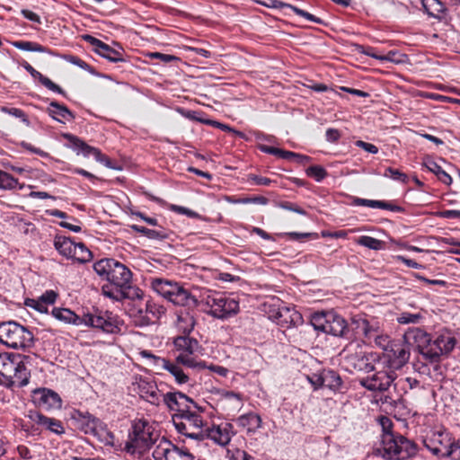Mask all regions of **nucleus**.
<instances>
[{
	"mask_svg": "<svg viewBox=\"0 0 460 460\" xmlns=\"http://www.w3.org/2000/svg\"><path fill=\"white\" fill-rule=\"evenodd\" d=\"M173 344L179 352L176 361L190 367H204L202 364H196L194 360L190 358L199 348V343L196 340L191 339L188 334H183L174 339Z\"/></svg>",
	"mask_w": 460,
	"mask_h": 460,
	"instance_id": "obj_11",
	"label": "nucleus"
},
{
	"mask_svg": "<svg viewBox=\"0 0 460 460\" xmlns=\"http://www.w3.org/2000/svg\"><path fill=\"white\" fill-rule=\"evenodd\" d=\"M102 330L108 333H118L121 331L119 323L112 321L111 319H105Z\"/></svg>",
	"mask_w": 460,
	"mask_h": 460,
	"instance_id": "obj_46",
	"label": "nucleus"
},
{
	"mask_svg": "<svg viewBox=\"0 0 460 460\" xmlns=\"http://www.w3.org/2000/svg\"><path fill=\"white\" fill-rule=\"evenodd\" d=\"M54 244L61 255L71 259L73 252H75L77 243H74L70 238L58 236L55 239Z\"/></svg>",
	"mask_w": 460,
	"mask_h": 460,
	"instance_id": "obj_27",
	"label": "nucleus"
},
{
	"mask_svg": "<svg viewBox=\"0 0 460 460\" xmlns=\"http://www.w3.org/2000/svg\"><path fill=\"white\" fill-rule=\"evenodd\" d=\"M447 456L452 460H460V444L452 442Z\"/></svg>",
	"mask_w": 460,
	"mask_h": 460,
	"instance_id": "obj_56",
	"label": "nucleus"
},
{
	"mask_svg": "<svg viewBox=\"0 0 460 460\" xmlns=\"http://www.w3.org/2000/svg\"><path fill=\"white\" fill-rule=\"evenodd\" d=\"M49 113L53 119L60 123H66L74 119L73 114L66 107L57 102H51L49 104Z\"/></svg>",
	"mask_w": 460,
	"mask_h": 460,
	"instance_id": "obj_25",
	"label": "nucleus"
},
{
	"mask_svg": "<svg viewBox=\"0 0 460 460\" xmlns=\"http://www.w3.org/2000/svg\"><path fill=\"white\" fill-rule=\"evenodd\" d=\"M391 349V357L385 356L387 358L390 367L399 368L408 360V352L400 345L394 343Z\"/></svg>",
	"mask_w": 460,
	"mask_h": 460,
	"instance_id": "obj_21",
	"label": "nucleus"
},
{
	"mask_svg": "<svg viewBox=\"0 0 460 460\" xmlns=\"http://www.w3.org/2000/svg\"><path fill=\"white\" fill-rule=\"evenodd\" d=\"M63 59H65L66 61H67L73 65L79 66L80 68H82L84 70L91 72L90 66L84 61H83L74 56H63Z\"/></svg>",
	"mask_w": 460,
	"mask_h": 460,
	"instance_id": "obj_51",
	"label": "nucleus"
},
{
	"mask_svg": "<svg viewBox=\"0 0 460 460\" xmlns=\"http://www.w3.org/2000/svg\"><path fill=\"white\" fill-rule=\"evenodd\" d=\"M40 82L44 85L46 86L48 89H49L50 91H53V92H57L58 93H63V91L62 89L57 85L56 84H54L50 79H49L48 77H45L43 75H41V78L39 79Z\"/></svg>",
	"mask_w": 460,
	"mask_h": 460,
	"instance_id": "obj_54",
	"label": "nucleus"
},
{
	"mask_svg": "<svg viewBox=\"0 0 460 460\" xmlns=\"http://www.w3.org/2000/svg\"><path fill=\"white\" fill-rule=\"evenodd\" d=\"M394 178V179H401L402 181H406V175L399 172L398 170H394L392 168H387L385 171V175L387 176V174Z\"/></svg>",
	"mask_w": 460,
	"mask_h": 460,
	"instance_id": "obj_63",
	"label": "nucleus"
},
{
	"mask_svg": "<svg viewBox=\"0 0 460 460\" xmlns=\"http://www.w3.org/2000/svg\"><path fill=\"white\" fill-rule=\"evenodd\" d=\"M174 425L179 432L184 436L201 440L206 438V429H203L204 423L201 417L189 410L186 414L175 416Z\"/></svg>",
	"mask_w": 460,
	"mask_h": 460,
	"instance_id": "obj_8",
	"label": "nucleus"
},
{
	"mask_svg": "<svg viewBox=\"0 0 460 460\" xmlns=\"http://www.w3.org/2000/svg\"><path fill=\"white\" fill-rule=\"evenodd\" d=\"M33 336L23 326L14 323L7 322L0 323V342L13 348L22 349L32 344Z\"/></svg>",
	"mask_w": 460,
	"mask_h": 460,
	"instance_id": "obj_4",
	"label": "nucleus"
},
{
	"mask_svg": "<svg viewBox=\"0 0 460 460\" xmlns=\"http://www.w3.org/2000/svg\"><path fill=\"white\" fill-rule=\"evenodd\" d=\"M39 358L36 355L15 357L12 354H0V382L20 386L28 384L31 372L33 370V363H37Z\"/></svg>",
	"mask_w": 460,
	"mask_h": 460,
	"instance_id": "obj_2",
	"label": "nucleus"
},
{
	"mask_svg": "<svg viewBox=\"0 0 460 460\" xmlns=\"http://www.w3.org/2000/svg\"><path fill=\"white\" fill-rule=\"evenodd\" d=\"M260 4L268 8H283L289 6L288 4L278 1V0H261L258 2Z\"/></svg>",
	"mask_w": 460,
	"mask_h": 460,
	"instance_id": "obj_53",
	"label": "nucleus"
},
{
	"mask_svg": "<svg viewBox=\"0 0 460 460\" xmlns=\"http://www.w3.org/2000/svg\"><path fill=\"white\" fill-rule=\"evenodd\" d=\"M13 46L15 47L18 49L24 50V51H31V52H40V53H46L48 52L45 48L42 46L32 43L30 41H15L13 42Z\"/></svg>",
	"mask_w": 460,
	"mask_h": 460,
	"instance_id": "obj_40",
	"label": "nucleus"
},
{
	"mask_svg": "<svg viewBox=\"0 0 460 460\" xmlns=\"http://www.w3.org/2000/svg\"><path fill=\"white\" fill-rule=\"evenodd\" d=\"M139 394L140 396L146 402L152 404H157L160 400V391L155 384L147 382L139 383Z\"/></svg>",
	"mask_w": 460,
	"mask_h": 460,
	"instance_id": "obj_23",
	"label": "nucleus"
},
{
	"mask_svg": "<svg viewBox=\"0 0 460 460\" xmlns=\"http://www.w3.org/2000/svg\"><path fill=\"white\" fill-rule=\"evenodd\" d=\"M25 305L29 307H31L35 309L36 311L40 313H47L48 308L41 303L40 299L35 300V299H27L25 301Z\"/></svg>",
	"mask_w": 460,
	"mask_h": 460,
	"instance_id": "obj_52",
	"label": "nucleus"
},
{
	"mask_svg": "<svg viewBox=\"0 0 460 460\" xmlns=\"http://www.w3.org/2000/svg\"><path fill=\"white\" fill-rule=\"evenodd\" d=\"M381 378H385V382H381L380 384H376V383H374L372 385H370L369 388L370 389H374V390H385L387 389V387L391 385L392 383V379L390 378V376L385 375V374H382V373H379L378 375H376L374 376V381H376L377 379H381Z\"/></svg>",
	"mask_w": 460,
	"mask_h": 460,
	"instance_id": "obj_45",
	"label": "nucleus"
},
{
	"mask_svg": "<svg viewBox=\"0 0 460 460\" xmlns=\"http://www.w3.org/2000/svg\"><path fill=\"white\" fill-rule=\"evenodd\" d=\"M19 185L18 180L6 172L0 171V189L13 190Z\"/></svg>",
	"mask_w": 460,
	"mask_h": 460,
	"instance_id": "obj_39",
	"label": "nucleus"
},
{
	"mask_svg": "<svg viewBox=\"0 0 460 460\" xmlns=\"http://www.w3.org/2000/svg\"><path fill=\"white\" fill-rule=\"evenodd\" d=\"M240 201L242 204H248V203H259L261 205L267 204L268 200L264 197H256V198H246V199H241Z\"/></svg>",
	"mask_w": 460,
	"mask_h": 460,
	"instance_id": "obj_64",
	"label": "nucleus"
},
{
	"mask_svg": "<svg viewBox=\"0 0 460 460\" xmlns=\"http://www.w3.org/2000/svg\"><path fill=\"white\" fill-rule=\"evenodd\" d=\"M154 428L146 420H137L132 426L130 439L125 445V450L139 459L160 438Z\"/></svg>",
	"mask_w": 460,
	"mask_h": 460,
	"instance_id": "obj_3",
	"label": "nucleus"
},
{
	"mask_svg": "<svg viewBox=\"0 0 460 460\" xmlns=\"http://www.w3.org/2000/svg\"><path fill=\"white\" fill-rule=\"evenodd\" d=\"M153 288L164 298L181 306L196 305L197 300L182 287L162 279H155L152 282Z\"/></svg>",
	"mask_w": 460,
	"mask_h": 460,
	"instance_id": "obj_5",
	"label": "nucleus"
},
{
	"mask_svg": "<svg viewBox=\"0 0 460 460\" xmlns=\"http://www.w3.org/2000/svg\"><path fill=\"white\" fill-rule=\"evenodd\" d=\"M269 318L283 328H291L301 322V314L281 303H273L269 305Z\"/></svg>",
	"mask_w": 460,
	"mask_h": 460,
	"instance_id": "obj_10",
	"label": "nucleus"
},
{
	"mask_svg": "<svg viewBox=\"0 0 460 460\" xmlns=\"http://www.w3.org/2000/svg\"><path fill=\"white\" fill-rule=\"evenodd\" d=\"M65 137L71 142L75 149L81 150L84 155L92 154L95 157L96 161H102V155L99 150L87 146L85 143L71 135H65Z\"/></svg>",
	"mask_w": 460,
	"mask_h": 460,
	"instance_id": "obj_29",
	"label": "nucleus"
},
{
	"mask_svg": "<svg viewBox=\"0 0 460 460\" xmlns=\"http://www.w3.org/2000/svg\"><path fill=\"white\" fill-rule=\"evenodd\" d=\"M164 401L171 411L176 412L175 416L186 414L190 410L191 405L194 404L192 400L181 393L166 394Z\"/></svg>",
	"mask_w": 460,
	"mask_h": 460,
	"instance_id": "obj_17",
	"label": "nucleus"
},
{
	"mask_svg": "<svg viewBox=\"0 0 460 460\" xmlns=\"http://www.w3.org/2000/svg\"><path fill=\"white\" fill-rule=\"evenodd\" d=\"M58 294L53 290H49L44 293L40 297V301L42 304L52 305L55 303Z\"/></svg>",
	"mask_w": 460,
	"mask_h": 460,
	"instance_id": "obj_55",
	"label": "nucleus"
},
{
	"mask_svg": "<svg viewBox=\"0 0 460 460\" xmlns=\"http://www.w3.org/2000/svg\"><path fill=\"white\" fill-rule=\"evenodd\" d=\"M206 438H211L221 446H226L231 440V426L228 424L214 426L206 429Z\"/></svg>",
	"mask_w": 460,
	"mask_h": 460,
	"instance_id": "obj_19",
	"label": "nucleus"
},
{
	"mask_svg": "<svg viewBox=\"0 0 460 460\" xmlns=\"http://www.w3.org/2000/svg\"><path fill=\"white\" fill-rule=\"evenodd\" d=\"M289 9L293 10L297 15H300L304 18H305L306 20L308 21H311V22H316V23H322V20L320 18H317L315 17L314 15L302 10V9H299L294 5H291L289 4L288 6Z\"/></svg>",
	"mask_w": 460,
	"mask_h": 460,
	"instance_id": "obj_49",
	"label": "nucleus"
},
{
	"mask_svg": "<svg viewBox=\"0 0 460 460\" xmlns=\"http://www.w3.org/2000/svg\"><path fill=\"white\" fill-rule=\"evenodd\" d=\"M356 145L370 154H376L378 151L376 146L361 140L357 141Z\"/></svg>",
	"mask_w": 460,
	"mask_h": 460,
	"instance_id": "obj_60",
	"label": "nucleus"
},
{
	"mask_svg": "<svg viewBox=\"0 0 460 460\" xmlns=\"http://www.w3.org/2000/svg\"><path fill=\"white\" fill-rule=\"evenodd\" d=\"M130 315L135 319L136 324L139 326L147 325L152 321L149 315V312L146 306L144 305H141L138 307H137V305H134L130 309Z\"/></svg>",
	"mask_w": 460,
	"mask_h": 460,
	"instance_id": "obj_32",
	"label": "nucleus"
},
{
	"mask_svg": "<svg viewBox=\"0 0 460 460\" xmlns=\"http://www.w3.org/2000/svg\"><path fill=\"white\" fill-rule=\"evenodd\" d=\"M354 204L358 205V206H367V207H370V208H379L390 209L393 211H402V208L401 207L392 205L389 203H385L384 201H379V200L356 199L354 200Z\"/></svg>",
	"mask_w": 460,
	"mask_h": 460,
	"instance_id": "obj_36",
	"label": "nucleus"
},
{
	"mask_svg": "<svg viewBox=\"0 0 460 460\" xmlns=\"http://www.w3.org/2000/svg\"><path fill=\"white\" fill-rule=\"evenodd\" d=\"M261 151L268 154L279 155L284 159L293 158L297 164H305L310 161V158L306 155L296 154L289 151H285L277 147L268 146L264 145L260 146Z\"/></svg>",
	"mask_w": 460,
	"mask_h": 460,
	"instance_id": "obj_20",
	"label": "nucleus"
},
{
	"mask_svg": "<svg viewBox=\"0 0 460 460\" xmlns=\"http://www.w3.org/2000/svg\"><path fill=\"white\" fill-rule=\"evenodd\" d=\"M422 6L430 17L438 20L445 17L446 8L439 0H422Z\"/></svg>",
	"mask_w": 460,
	"mask_h": 460,
	"instance_id": "obj_26",
	"label": "nucleus"
},
{
	"mask_svg": "<svg viewBox=\"0 0 460 460\" xmlns=\"http://www.w3.org/2000/svg\"><path fill=\"white\" fill-rule=\"evenodd\" d=\"M105 207L109 210L110 216L117 213L120 208L117 202L110 199L105 200Z\"/></svg>",
	"mask_w": 460,
	"mask_h": 460,
	"instance_id": "obj_59",
	"label": "nucleus"
},
{
	"mask_svg": "<svg viewBox=\"0 0 460 460\" xmlns=\"http://www.w3.org/2000/svg\"><path fill=\"white\" fill-rule=\"evenodd\" d=\"M195 319L188 312H183L178 314L176 328L182 334H189L194 328Z\"/></svg>",
	"mask_w": 460,
	"mask_h": 460,
	"instance_id": "obj_31",
	"label": "nucleus"
},
{
	"mask_svg": "<svg viewBox=\"0 0 460 460\" xmlns=\"http://www.w3.org/2000/svg\"><path fill=\"white\" fill-rule=\"evenodd\" d=\"M53 315L66 323H74L76 325H81V318L78 317L75 313L70 311L69 309H54Z\"/></svg>",
	"mask_w": 460,
	"mask_h": 460,
	"instance_id": "obj_35",
	"label": "nucleus"
},
{
	"mask_svg": "<svg viewBox=\"0 0 460 460\" xmlns=\"http://www.w3.org/2000/svg\"><path fill=\"white\" fill-rule=\"evenodd\" d=\"M81 263L88 262L92 260V252L84 246V243L76 244L75 252H73L72 258Z\"/></svg>",
	"mask_w": 460,
	"mask_h": 460,
	"instance_id": "obj_38",
	"label": "nucleus"
},
{
	"mask_svg": "<svg viewBox=\"0 0 460 460\" xmlns=\"http://www.w3.org/2000/svg\"><path fill=\"white\" fill-rule=\"evenodd\" d=\"M181 455L178 449L168 440L159 438L149 449L143 455L141 460H177Z\"/></svg>",
	"mask_w": 460,
	"mask_h": 460,
	"instance_id": "obj_12",
	"label": "nucleus"
},
{
	"mask_svg": "<svg viewBox=\"0 0 460 460\" xmlns=\"http://www.w3.org/2000/svg\"><path fill=\"white\" fill-rule=\"evenodd\" d=\"M380 425L382 426L383 429V435H385L386 433H392L391 429L393 427L392 421L387 417L382 416L379 418Z\"/></svg>",
	"mask_w": 460,
	"mask_h": 460,
	"instance_id": "obj_58",
	"label": "nucleus"
},
{
	"mask_svg": "<svg viewBox=\"0 0 460 460\" xmlns=\"http://www.w3.org/2000/svg\"><path fill=\"white\" fill-rule=\"evenodd\" d=\"M207 305L210 308V314L217 318H226L236 314L239 309L236 301L224 297L208 296L207 298Z\"/></svg>",
	"mask_w": 460,
	"mask_h": 460,
	"instance_id": "obj_13",
	"label": "nucleus"
},
{
	"mask_svg": "<svg viewBox=\"0 0 460 460\" xmlns=\"http://www.w3.org/2000/svg\"><path fill=\"white\" fill-rule=\"evenodd\" d=\"M306 174L314 177L316 181H321L327 176V172L323 166L313 165L306 169Z\"/></svg>",
	"mask_w": 460,
	"mask_h": 460,
	"instance_id": "obj_44",
	"label": "nucleus"
},
{
	"mask_svg": "<svg viewBox=\"0 0 460 460\" xmlns=\"http://www.w3.org/2000/svg\"><path fill=\"white\" fill-rule=\"evenodd\" d=\"M311 324L316 331L333 336H342L347 330L345 320L333 313H314Z\"/></svg>",
	"mask_w": 460,
	"mask_h": 460,
	"instance_id": "obj_7",
	"label": "nucleus"
},
{
	"mask_svg": "<svg viewBox=\"0 0 460 460\" xmlns=\"http://www.w3.org/2000/svg\"><path fill=\"white\" fill-rule=\"evenodd\" d=\"M423 166H425L429 171L435 173L440 181L445 182L447 185H450L452 183V178L451 176L447 173L445 171L441 169V167L433 161L430 157L424 158L423 161Z\"/></svg>",
	"mask_w": 460,
	"mask_h": 460,
	"instance_id": "obj_30",
	"label": "nucleus"
},
{
	"mask_svg": "<svg viewBox=\"0 0 460 460\" xmlns=\"http://www.w3.org/2000/svg\"><path fill=\"white\" fill-rule=\"evenodd\" d=\"M357 242L358 244L375 251L380 250L383 245L382 241L367 235L360 236Z\"/></svg>",
	"mask_w": 460,
	"mask_h": 460,
	"instance_id": "obj_43",
	"label": "nucleus"
},
{
	"mask_svg": "<svg viewBox=\"0 0 460 460\" xmlns=\"http://www.w3.org/2000/svg\"><path fill=\"white\" fill-rule=\"evenodd\" d=\"M161 364H162L163 368L168 370L172 375H173L175 379L179 383L187 382V380H188L187 376L177 366L171 364L168 360H166L164 358L161 359Z\"/></svg>",
	"mask_w": 460,
	"mask_h": 460,
	"instance_id": "obj_37",
	"label": "nucleus"
},
{
	"mask_svg": "<svg viewBox=\"0 0 460 460\" xmlns=\"http://www.w3.org/2000/svg\"><path fill=\"white\" fill-rule=\"evenodd\" d=\"M199 121L202 122V123H205V124H208V125H211V126H214V127H217L222 130H232V128H230L229 126L226 125V124H222L220 122H217L216 120H211V119H199Z\"/></svg>",
	"mask_w": 460,
	"mask_h": 460,
	"instance_id": "obj_62",
	"label": "nucleus"
},
{
	"mask_svg": "<svg viewBox=\"0 0 460 460\" xmlns=\"http://www.w3.org/2000/svg\"><path fill=\"white\" fill-rule=\"evenodd\" d=\"M104 320L105 319L102 316H95L87 314L81 317V325L102 329V326H103L104 323Z\"/></svg>",
	"mask_w": 460,
	"mask_h": 460,
	"instance_id": "obj_42",
	"label": "nucleus"
},
{
	"mask_svg": "<svg viewBox=\"0 0 460 460\" xmlns=\"http://www.w3.org/2000/svg\"><path fill=\"white\" fill-rule=\"evenodd\" d=\"M132 229L138 233H142L148 236L149 238H156L158 236V234L155 230L146 229L145 227H138L137 226H132Z\"/></svg>",
	"mask_w": 460,
	"mask_h": 460,
	"instance_id": "obj_61",
	"label": "nucleus"
},
{
	"mask_svg": "<svg viewBox=\"0 0 460 460\" xmlns=\"http://www.w3.org/2000/svg\"><path fill=\"white\" fill-rule=\"evenodd\" d=\"M83 39L93 45L96 48L94 51L101 57L111 62H123V58L119 57V53L116 49L111 48L100 40L88 34L84 35Z\"/></svg>",
	"mask_w": 460,
	"mask_h": 460,
	"instance_id": "obj_18",
	"label": "nucleus"
},
{
	"mask_svg": "<svg viewBox=\"0 0 460 460\" xmlns=\"http://www.w3.org/2000/svg\"><path fill=\"white\" fill-rule=\"evenodd\" d=\"M30 418L35 423L47 428L53 433L63 434L65 432V429L59 421L47 418L39 412L31 413Z\"/></svg>",
	"mask_w": 460,
	"mask_h": 460,
	"instance_id": "obj_22",
	"label": "nucleus"
},
{
	"mask_svg": "<svg viewBox=\"0 0 460 460\" xmlns=\"http://www.w3.org/2000/svg\"><path fill=\"white\" fill-rule=\"evenodd\" d=\"M82 429L86 434H92L102 443L114 446V437L111 431L98 420L94 418H84L82 421Z\"/></svg>",
	"mask_w": 460,
	"mask_h": 460,
	"instance_id": "obj_14",
	"label": "nucleus"
},
{
	"mask_svg": "<svg viewBox=\"0 0 460 460\" xmlns=\"http://www.w3.org/2000/svg\"><path fill=\"white\" fill-rule=\"evenodd\" d=\"M350 360L354 368L358 371L370 373L375 369L372 363V360H374V356L372 354L351 357Z\"/></svg>",
	"mask_w": 460,
	"mask_h": 460,
	"instance_id": "obj_28",
	"label": "nucleus"
},
{
	"mask_svg": "<svg viewBox=\"0 0 460 460\" xmlns=\"http://www.w3.org/2000/svg\"><path fill=\"white\" fill-rule=\"evenodd\" d=\"M384 456L394 460H404L415 454L414 445L402 436L393 433L382 436Z\"/></svg>",
	"mask_w": 460,
	"mask_h": 460,
	"instance_id": "obj_6",
	"label": "nucleus"
},
{
	"mask_svg": "<svg viewBox=\"0 0 460 460\" xmlns=\"http://www.w3.org/2000/svg\"><path fill=\"white\" fill-rule=\"evenodd\" d=\"M404 338L411 340L417 346L419 352L421 354L430 339L429 334L419 328L410 329L404 334Z\"/></svg>",
	"mask_w": 460,
	"mask_h": 460,
	"instance_id": "obj_24",
	"label": "nucleus"
},
{
	"mask_svg": "<svg viewBox=\"0 0 460 460\" xmlns=\"http://www.w3.org/2000/svg\"><path fill=\"white\" fill-rule=\"evenodd\" d=\"M456 344V338L440 335L436 340L429 339L421 355L430 362H437L443 355L449 354Z\"/></svg>",
	"mask_w": 460,
	"mask_h": 460,
	"instance_id": "obj_9",
	"label": "nucleus"
},
{
	"mask_svg": "<svg viewBox=\"0 0 460 460\" xmlns=\"http://www.w3.org/2000/svg\"><path fill=\"white\" fill-rule=\"evenodd\" d=\"M95 272L109 281L102 288L103 294L112 299L119 300L126 297V289L130 287L131 272L123 264L111 259L97 261Z\"/></svg>",
	"mask_w": 460,
	"mask_h": 460,
	"instance_id": "obj_1",
	"label": "nucleus"
},
{
	"mask_svg": "<svg viewBox=\"0 0 460 460\" xmlns=\"http://www.w3.org/2000/svg\"><path fill=\"white\" fill-rule=\"evenodd\" d=\"M1 111L2 112H4V113H8L10 115H13L16 118H19L22 119V121L27 126L29 127L30 126V121L28 119V118L26 117V115L23 113L22 111L19 110V109H16V108H13V109H8V108H5V107H3L1 109Z\"/></svg>",
	"mask_w": 460,
	"mask_h": 460,
	"instance_id": "obj_47",
	"label": "nucleus"
},
{
	"mask_svg": "<svg viewBox=\"0 0 460 460\" xmlns=\"http://www.w3.org/2000/svg\"><path fill=\"white\" fill-rule=\"evenodd\" d=\"M421 318V315L419 314H402L397 321L401 324H409L418 323Z\"/></svg>",
	"mask_w": 460,
	"mask_h": 460,
	"instance_id": "obj_48",
	"label": "nucleus"
},
{
	"mask_svg": "<svg viewBox=\"0 0 460 460\" xmlns=\"http://www.w3.org/2000/svg\"><path fill=\"white\" fill-rule=\"evenodd\" d=\"M32 401L35 405L48 411L61 408V399L58 394L45 388L34 390Z\"/></svg>",
	"mask_w": 460,
	"mask_h": 460,
	"instance_id": "obj_16",
	"label": "nucleus"
},
{
	"mask_svg": "<svg viewBox=\"0 0 460 460\" xmlns=\"http://www.w3.org/2000/svg\"><path fill=\"white\" fill-rule=\"evenodd\" d=\"M353 323L356 325V328L362 332L363 335L367 339L374 338L379 330V326L376 324H370V323L363 318L354 319Z\"/></svg>",
	"mask_w": 460,
	"mask_h": 460,
	"instance_id": "obj_33",
	"label": "nucleus"
},
{
	"mask_svg": "<svg viewBox=\"0 0 460 460\" xmlns=\"http://www.w3.org/2000/svg\"><path fill=\"white\" fill-rule=\"evenodd\" d=\"M424 444L434 455L447 456L451 447V439L443 432H432L424 440Z\"/></svg>",
	"mask_w": 460,
	"mask_h": 460,
	"instance_id": "obj_15",
	"label": "nucleus"
},
{
	"mask_svg": "<svg viewBox=\"0 0 460 460\" xmlns=\"http://www.w3.org/2000/svg\"><path fill=\"white\" fill-rule=\"evenodd\" d=\"M147 57H149L151 58L160 59V60H162L164 63H169V62H172V61H178L179 60V58L176 57V56L168 55V54H163V53H160V52H151V53H148Z\"/></svg>",
	"mask_w": 460,
	"mask_h": 460,
	"instance_id": "obj_50",
	"label": "nucleus"
},
{
	"mask_svg": "<svg viewBox=\"0 0 460 460\" xmlns=\"http://www.w3.org/2000/svg\"><path fill=\"white\" fill-rule=\"evenodd\" d=\"M374 338L376 345L380 347L384 350V356L391 357L390 348L392 347L394 342L390 341L389 337L385 334H376Z\"/></svg>",
	"mask_w": 460,
	"mask_h": 460,
	"instance_id": "obj_41",
	"label": "nucleus"
},
{
	"mask_svg": "<svg viewBox=\"0 0 460 460\" xmlns=\"http://www.w3.org/2000/svg\"><path fill=\"white\" fill-rule=\"evenodd\" d=\"M326 140L330 143L338 141L341 137L340 131L336 128H328L325 133Z\"/></svg>",
	"mask_w": 460,
	"mask_h": 460,
	"instance_id": "obj_57",
	"label": "nucleus"
},
{
	"mask_svg": "<svg viewBox=\"0 0 460 460\" xmlns=\"http://www.w3.org/2000/svg\"><path fill=\"white\" fill-rule=\"evenodd\" d=\"M238 423L247 429L249 432L257 430L261 425V419L259 415L254 413H248L241 416L238 419Z\"/></svg>",
	"mask_w": 460,
	"mask_h": 460,
	"instance_id": "obj_34",
	"label": "nucleus"
}]
</instances>
